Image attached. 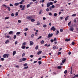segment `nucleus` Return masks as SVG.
Instances as JSON below:
<instances>
[{
    "label": "nucleus",
    "mask_w": 78,
    "mask_h": 78,
    "mask_svg": "<svg viewBox=\"0 0 78 78\" xmlns=\"http://www.w3.org/2000/svg\"><path fill=\"white\" fill-rule=\"evenodd\" d=\"M3 57L4 58H8L9 57V54H5L3 55Z\"/></svg>",
    "instance_id": "nucleus-1"
},
{
    "label": "nucleus",
    "mask_w": 78,
    "mask_h": 78,
    "mask_svg": "<svg viewBox=\"0 0 78 78\" xmlns=\"http://www.w3.org/2000/svg\"><path fill=\"white\" fill-rule=\"evenodd\" d=\"M53 36V34H49L48 36V38H50V37H52Z\"/></svg>",
    "instance_id": "nucleus-2"
},
{
    "label": "nucleus",
    "mask_w": 78,
    "mask_h": 78,
    "mask_svg": "<svg viewBox=\"0 0 78 78\" xmlns=\"http://www.w3.org/2000/svg\"><path fill=\"white\" fill-rule=\"evenodd\" d=\"M52 30H53V31H56V28L54 26L52 27L51 29V31H52Z\"/></svg>",
    "instance_id": "nucleus-3"
},
{
    "label": "nucleus",
    "mask_w": 78,
    "mask_h": 78,
    "mask_svg": "<svg viewBox=\"0 0 78 78\" xmlns=\"http://www.w3.org/2000/svg\"><path fill=\"white\" fill-rule=\"evenodd\" d=\"M27 19H28V20H31V19H33V17H32V16H27Z\"/></svg>",
    "instance_id": "nucleus-4"
},
{
    "label": "nucleus",
    "mask_w": 78,
    "mask_h": 78,
    "mask_svg": "<svg viewBox=\"0 0 78 78\" xmlns=\"http://www.w3.org/2000/svg\"><path fill=\"white\" fill-rule=\"evenodd\" d=\"M33 44H34V43L32 41H30V46H31V45H33Z\"/></svg>",
    "instance_id": "nucleus-5"
},
{
    "label": "nucleus",
    "mask_w": 78,
    "mask_h": 78,
    "mask_svg": "<svg viewBox=\"0 0 78 78\" xmlns=\"http://www.w3.org/2000/svg\"><path fill=\"white\" fill-rule=\"evenodd\" d=\"M69 29L71 31H73V30H74V28L73 27H71L69 28Z\"/></svg>",
    "instance_id": "nucleus-6"
},
{
    "label": "nucleus",
    "mask_w": 78,
    "mask_h": 78,
    "mask_svg": "<svg viewBox=\"0 0 78 78\" xmlns=\"http://www.w3.org/2000/svg\"><path fill=\"white\" fill-rule=\"evenodd\" d=\"M25 5H23V7L21 9L22 11H23V10H24V9H25Z\"/></svg>",
    "instance_id": "nucleus-7"
},
{
    "label": "nucleus",
    "mask_w": 78,
    "mask_h": 78,
    "mask_svg": "<svg viewBox=\"0 0 78 78\" xmlns=\"http://www.w3.org/2000/svg\"><path fill=\"white\" fill-rule=\"evenodd\" d=\"M47 8H48V7H50V3H48L47 4Z\"/></svg>",
    "instance_id": "nucleus-8"
},
{
    "label": "nucleus",
    "mask_w": 78,
    "mask_h": 78,
    "mask_svg": "<svg viewBox=\"0 0 78 78\" xmlns=\"http://www.w3.org/2000/svg\"><path fill=\"white\" fill-rule=\"evenodd\" d=\"M70 41V38H69L68 39L66 38L65 39V41H67V42H69V41Z\"/></svg>",
    "instance_id": "nucleus-9"
},
{
    "label": "nucleus",
    "mask_w": 78,
    "mask_h": 78,
    "mask_svg": "<svg viewBox=\"0 0 78 78\" xmlns=\"http://www.w3.org/2000/svg\"><path fill=\"white\" fill-rule=\"evenodd\" d=\"M16 51H14L13 52V55L14 56V55H16Z\"/></svg>",
    "instance_id": "nucleus-10"
},
{
    "label": "nucleus",
    "mask_w": 78,
    "mask_h": 78,
    "mask_svg": "<svg viewBox=\"0 0 78 78\" xmlns=\"http://www.w3.org/2000/svg\"><path fill=\"white\" fill-rule=\"evenodd\" d=\"M41 53H42V51H38L37 52V55H40V54H41Z\"/></svg>",
    "instance_id": "nucleus-11"
},
{
    "label": "nucleus",
    "mask_w": 78,
    "mask_h": 78,
    "mask_svg": "<svg viewBox=\"0 0 78 78\" xmlns=\"http://www.w3.org/2000/svg\"><path fill=\"white\" fill-rule=\"evenodd\" d=\"M19 5V3H16L14 4V5L15 6H18V5Z\"/></svg>",
    "instance_id": "nucleus-12"
},
{
    "label": "nucleus",
    "mask_w": 78,
    "mask_h": 78,
    "mask_svg": "<svg viewBox=\"0 0 78 78\" xmlns=\"http://www.w3.org/2000/svg\"><path fill=\"white\" fill-rule=\"evenodd\" d=\"M76 77H78V74H77L76 75H75L73 77H72V78H76Z\"/></svg>",
    "instance_id": "nucleus-13"
},
{
    "label": "nucleus",
    "mask_w": 78,
    "mask_h": 78,
    "mask_svg": "<svg viewBox=\"0 0 78 78\" xmlns=\"http://www.w3.org/2000/svg\"><path fill=\"white\" fill-rule=\"evenodd\" d=\"M68 18H69V16H67L65 19V20L66 21H67V20H68Z\"/></svg>",
    "instance_id": "nucleus-14"
},
{
    "label": "nucleus",
    "mask_w": 78,
    "mask_h": 78,
    "mask_svg": "<svg viewBox=\"0 0 78 78\" xmlns=\"http://www.w3.org/2000/svg\"><path fill=\"white\" fill-rule=\"evenodd\" d=\"M66 59H65L64 60H62V62L63 63H64V62H66Z\"/></svg>",
    "instance_id": "nucleus-15"
},
{
    "label": "nucleus",
    "mask_w": 78,
    "mask_h": 78,
    "mask_svg": "<svg viewBox=\"0 0 78 78\" xmlns=\"http://www.w3.org/2000/svg\"><path fill=\"white\" fill-rule=\"evenodd\" d=\"M62 68V66H58L57 67V68L58 69H61Z\"/></svg>",
    "instance_id": "nucleus-16"
},
{
    "label": "nucleus",
    "mask_w": 78,
    "mask_h": 78,
    "mask_svg": "<svg viewBox=\"0 0 78 78\" xmlns=\"http://www.w3.org/2000/svg\"><path fill=\"white\" fill-rule=\"evenodd\" d=\"M13 33V32L12 31H10L9 33V34H12Z\"/></svg>",
    "instance_id": "nucleus-17"
},
{
    "label": "nucleus",
    "mask_w": 78,
    "mask_h": 78,
    "mask_svg": "<svg viewBox=\"0 0 78 78\" xmlns=\"http://www.w3.org/2000/svg\"><path fill=\"white\" fill-rule=\"evenodd\" d=\"M59 31L57 30L56 33L55 34V35H58V34H59Z\"/></svg>",
    "instance_id": "nucleus-18"
},
{
    "label": "nucleus",
    "mask_w": 78,
    "mask_h": 78,
    "mask_svg": "<svg viewBox=\"0 0 78 78\" xmlns=\"http://www.w3.org/2000/svg\"><path fill=\"white\" fill-rule=\"evenodd\" d=\"M38 47H39V46L37 45L35 48V50H38Z\"/></svg>",
    "instance_id": "nucleus-19"
},
{
    "label": "nucleus",
    "mask_w": 78,
    "mask_h": 78,
    "mask_svg": "<svg viewBox=\"0 0 78 78\" xmlns=\"http://www.w3.org/2000/svg\"><path fill=\"white\" fill-rule=\"evenodd\" d=\"M28 30L27 28H26L23 30V31H28Z\"/></svg>",
    "instance_id": "nucleus-20"
},
{
    "label": "nucleus",
    "mask_w": 78,
    "mask_h": 78,
    "mask_svg": "<svg viewBox=\"0 0 78 78\" xmlns=\"http://www.w3.org/2000/svg\"><path fill=\"white\" fill-rule=\"evenodd\" d=\"M8 43H9V40H7L5 42V43L7 44Z\"/></svg>",
    "instance_id": "nucleus-21"
},
{
    "label": "nucleus",
    "mask_w": 78,
    "mask_h": 78,
    "mask_svg": "<svg viewBox=\"0 0 78 78\" xmlns=\"http://www.w3.org/2000/svg\"><path fill=\"white\" fill-rule=\"evenodd\" d=\"M49 3H50V5H53V3L52 2H50Z\"/></svg>",
    "instance_id": "nucleus-22"
},
{
    "label": "nucleus",
    "mask_w": 78,
    "mask_h": 78,
    "mask_svg": "<svg viewBox=\"0 0 78 78\" xmlns=\"http://www.w3.org/2000/svg\"><path fill=\"white\" fill-rule=\"evenodd\" d=\"M7 8H8L9 11H11V8H10V7H7Z\"/></svg>",
    "instance_id": "nucleus-23"
},
{
    "label": "nucleus",
    "mask_w": 78,
    "mask_h": 78,
    "mask_svg": "<svg viewBox=\"0 0 78 78\" xmlns=\"http://www.w3.org/2000/svg\"><path fill=\"white\" fill-rule=\"evenodd\" d=\"M9 17H6L5 18V20H6V19H9Z\"/></svg>",
    "instance_id": "nucleus-24"
},
{
    "label": "nucleus",
    "mask_w": 78,
    "mask_h": 78,
    "mask_svg": "<svg viewBox=\"0 0 78 78\" xmlns=\"http://www.w3.org/2000/svg\"><path fill=\"white\" fill-rule=\"evenodd\" d=\"M44 43V40H42L41 41V44H43Z\"/></svg>",
    "instance_id": "nucleus-25"
},
{
    "label": "nucleus",
    "mask_w": 78,
    "mask_h": 78,
    "mask_svg": "<svg viewBox=\"0 0 78 78\" xmlns=\"http://www.w3.org/2000/svg\"><path fill=\"white\" fill-rule=\"evenodd\" d=\"M71 22H72V21H71L68 23V25L69 26H70V25Z\"/></svg>",
    "instance_id": "nucleus-26"
},
{
    "label": "nucleus",
    "mask_w": 78,
    "mask_h": 78,
    "mask_svg": "<svg viewBox=\"0 0 78 78\" xmlns=\"http://www.w3.org/2000/svg\"><path fill=\"white\" fill-rule=\"evenodd\" d=\"M38 62L39 65H40V64H42V62H41V61H38Z\"/></svg>",
    "instance_id": "nucleus-27"
},
{
    "label": "nucleus",
    "mask_w": 78,
    "mask_h": 78,
    "mask_svg": "<svg viewBox=\"0 0 78 78\" xmlns=\"http://www.w3.org/2000/svg\"><path fill=\"white\" fill-rule=\"evenodd\" d=\"M57 15H58V14H57V13H54V16L55 17H56L57 16Z\"/></svg>",
    "instance_id": "nucleus-28"
},
{
    "label": "nucleus",
    "mask_w": 78,
    "mask_h": 78,
    "mask_svg": "<svg viewBox=\"0 0 78 78\" xmlns=\"http://www.w3.org/2000/svg\"><path fill=\"white\" fill-rule=\"evenodd\" d=\"M23 66H24V67H25V66H28V64H27V63H25L24 64Z\"/></svg>",
    "instance_id": "nucleus-29"
},
{
    "label": "nucleus",
    "mask_w": 78,
    "mask_h": 78,
    "mask_svg": "<svg viewBox=\"0 0 78 78\" xmlns=\"http://www.w3.org/2000/svg\"><path fill=\"white\" fill-rule=\"evenodd\" d=\"M22 48L23 49H25V46H23L21 48Z\"/></svg>",
    "instance_id": "nucleus-30"
},
{
    "label": "nucleus",
    "mask_w": 78,
    "mask_h": 78,
    "mask_svg": "<svg viewBox=\"0 0 78 78\" xmlns=\"http://www.w3.org/2000/svg\"><path fill=\"white\" fill-rule=\"evenodd\" d=\"M67 73V70H66L64 72V73L65 74H66V73Z\"/></svg>",
    "instance_id": "nucleus-31"
},
{
    "label": "nucleus",
    "mask_w": 78,
    "mask_h": 78,
    "mask_svg": "<svg viewBox=\"0 0 78 78\" xmlns=\"http://www.w3.org/2000/svg\"><path fill=\"white\" fill-rule=\"evenodd\" d=\"M28 66H26L24 68V69H28Z\"/></svg>",
    "instance_id": "nucleus-32"
},
{
    "label": "nucleus",
    "mask_w": 78,
    "mask_h": 78,
    "mask_svg": "<svg viewBox=\"0 0 78 78\" xmlns=\"http://www.w3.org/2000/svg\"><path fill=\"white\" fill-rule=\"evenodd\" d=\"M16 35H14V37H13V39H16Z\"/></svg>",
    "instance_id": "nucleus-33"
},
{
    "label": "nucleus",
    "mask_w": 78,
    "mask_h": 78,
    "mask_svg": "<svg viewBox=\"0 0 78 78\" xmlns=\"http://www.w3.org/2000/svg\"><path fill=\"white\" fill-rule=\"evenodd\" d=\"M57 41V39H56V38L55 37L54 39V41L55 42V41Z\"/></svg>",
    "instance_id": "nucleus-34"
},
{
    "label": "nucleus",
    "mask_w": 78,
    "mask_h": 78,
    "mask_svg": "<svg viewBox=\"0 0 78 78\" xmlns=\"http://www.w3.org/2000/svg\"><path fill=\"white\" fill-rule=\"evenodd\" d=\"M18 14H19V13H18V12H16L15 13V15L16 16H17Z\"/></svg>",
    "instance_id": "nucleus-35"
},
{
    "label": "nucleus",
    "mask_w": 78,
    "mask_h": 78,
    "mask_svg": "<svg viewBox=\"0 0 78 78\" xmlns=\"http://www.w3.org/2000/svg\"><path fill=\"white\" fill-rule=\"evenodd\" d=\"M35 21V20L31 19V22H34Z\"/></svg>",
    "instance_id": "nucleus-36"
},
{
    "label": "nucleus",
    "mask_w": 78,
    "mask_h": 78,
    "mask_svg": "<svg viewBox=\"0 0 78 78\" xmlns=\"http://www.w3.org/2000/svg\"><path fill=\"white\" fill-rule=\"evenodd\" d=\"M1 61H5V59L3 58H1Z\"/></svg>",
    "instance_id": "nucleus-37"
},
{
    "label": "nucleus",
    "mask_w": 78,
    "mask_h": 78,
    "mask_svg": "<svg viewBox=\"0 0 78 78\" xmlns=\"http://www.w3.org/2000/svg\"><path fill=\"white\" fill-rule=\"evenodd\" d=\"M30 6V4H28L27 5V8H29Z\"/></svg>",
    "instance_id": "nucleus-38"
},
{
    "label": "nucleus",
    "mask_w": 78,
    "mask_h": 78,
    "mask_svg": "<svg viewBox=\"0 0 78 78\" xmlns=\"http://www.w3.org/2000/svg\"><path fill=\"white\" fill-rule=\"evenodd\" d=\"M22 59H20V60H19V62H22Z\"/></svg>",
    "instance_id": "nucleus-39"
},
{
    "label": "nucleus",
    "mask_w": 78,
    "mask_h": 78,
    "mask_svg": "<svg viewBox=\"0 0 78 78\" xmlns=\"http://www.w3.org/2000/svg\"><path fill=\"white\" fill-rule=\"evenodd\" d=\"M26 42H25L23 43V45H26Z\"/></svg>",
    "instance_id": "nucleus-40"
},
{
    "label": "nucleus",
    "mask_w": 78,
    "mask_h": 78,
    "mask_svg": "<svg viewBox=\"0 0 78 78\" xmlns=\"http://www.w3.org/2000/svg\"><path fill=\"white\" fill-rule=\"evenodd\" d=\"M11 16H12V17H14V13H12Z\"/></svg>",
    "instance_id": "nucleus-41"
},
{
    "label": "nucleus",
    "mask_w": 78,
    "mask_h": 78,
    "mask_svg": "<svg viewBox=\"0 0 78 78\" xmlns=\"http://www.w3.org/2000/svg\"><path fill=\"white\" fill-rule=\"evenodd\" d=\"M43 27L44 28H46L47 27V25L44 24L43 25Z\"/></svg>",
    "instance_id": "nucleus-42"
},
{
    "label": "nucleus",
    "mask_w": 78,
    "mask_h": 78,
    "mask_svg": "<svg viewBox=\"0 0 78 78\" xmlns=\"http://www.w3.org/2000/svg\"><path fill=\"white\" fill-rule=\"evenodd\" d=\"M41 38H42V36H40L37 38V39L38 40V39H41Z\"/></svg>",
    "instance_id": "nucleus-43"
},
{
    "label": "nucleus",
    "mask_w": 78,
    "mask_h": 78,
    "mask_svg": "<svg viewBox=\"0 0 78 78\" xmlns=\"http://www.w3.org/2000/svg\"><path fill=\"white\" fill-rule=\"evenodd\" d=\"M46 11L47 12H48L49 11V9L48 8H47L46 9Z\"/></svg>",
    "instance_id": "nucleus-44"
},
{
    "label": "nucleus",
    "mask_w": 78,
    "mask_h": 78,
    "mask_svg": "<svg viewBox=\"0 0 78 78\" xmlns=\"http://www.w3.org/2000/svg\"><path fill=\"white\" fill-rule=\"evenodd\" d=\"M23 61H25L26 60V58H23L22 60Z\"/></svg>",
    "instance_id": "nucleus-45"
},
{
    "label": "nucleus",
    "mask_w": 78,
    "mask_h": 78,
    "mask_svg": "<svg viewBox=\"0 0 78 78\" xmlns=\"http://www.w3.org/2000/svg\"><path fill=\"white\" fill-rule=\"evenodd\" d=\"M20 34V32H18L16 33V34Z\"/></svg>",
    "instance_id": "nucleus-46"
},
{
    "label": "nucleus",
    "mask_w": 78,
    "mask_h": 78,
    "mask_svg": "<svg viewBox=\"0 0 78 78\" xmlns=\"http://www.w3.org/2000/svg\"><path fill=\"white\" fill-rule=\"evenodd\" d=\"M52 8H55V5H53L51 7Z\"/></svg>",
    "instance_id": "nucleus-47"
},
{
    "label": "nucleus",
    "mask_w": 78,
    "mask_h": 78,
    "mask_svg": "<svg viewBox=\"0 0 78 78\" xmlns=\"http://www.w3.org/2000/svg\"><path fill=\"white\" fill-rule=\"evenodd\" d=\"M54 41V40H53V39H51V43L53 42Z\"/></svg>",
    "instance_id": "nucleus-48"
},
{
    "label": "nucleus",
    "mask_w": 78,
    "mask_h": 78,
    "mask_svg": "<svg viewBox=\"0 0 78 78\" xmlns=\"http://www.w3.org/2000/svg\"><path fill=\"white\" fill-rule=\"evenodd\" d=\"M60 32H63V29H60Z\"/></svg>",
    "instance_id": "nucleus-49"
},
{
    "label": "nucleus",
    "mask_w": 78,
    "mask_h": 78,
    "mask_svg": "<svg viewBox=\"0 0 78 78\" xmlns=\"http://www.w3.org/2000/svg\"><path fill=\"white\" fill-rule=\"evenodd\" d=\"M49 16H52V13H51V12H49Z\"/></svg>",
    "instance_id": "nucleus-50"
},
{
    "label": "nucleus",
    "mask_w": 78,
    "mask_h": 78,
    "mask_svg": "<svg viewBox=\"0 0 78 78\" xmlns=\"http://www.w3.org/2000/svg\"><path fill=\"white\" fill-rule=\"evenodd\" d=\"M22 6H23V5H20V8H22Z\"/></svg>",
    "instance_id": "nucleus-51"
},
{
    "label": "nucleus",
    "mask_w": 78,
    "mask_h": 78,
    "mask_svg": "<svg viewBox=\"0 0 78 78\" xmlns=\"http://www.w3.org/2000/svg\"><path fill=\"white\" fill-rule=\"evenodd\" d=\"M18 23H21V20H18Z\"/></svg>",
    "instance_id": "nucleus-52"
},
{
    "label": "nucleus",
    "mask_w": 78,
    "mask_h": 78,
    "mask_svg": "<svg viewBox=\"0 0 78 78\" xmlns=\"http://www.w3.org/2000/svg\"><path fill=\"white\" fill-rule=\"evenodd\" d=\"M70 73H71V74H72V68H71Z\"/></svg>",
    "instance_id": "nucleus-53"
},
{
    "label": "nucleus",
    "mask_w": 78,
    "mask_h": 78,
    "mask_svg": "<svg viewBox=\"0 0 78 78\" xmlns=\"http://www.w3.org/2000/svg\"><path fill=\"white\" fill-rule=\"evenodd\" d=\"M18 44V42H17V41H15V45H16V44Z\"/></svg>",
    "instance_id": "nucleus-54"
},
{
    "label": "nucleus",
    "mask_w": 78,
    "mask_h": 78,
    "mask_svg": "<svg viewBox=\"0 0 78 78\" xmlns=\"http://www.w3.org/2000/svg\"><path fill=\"white\" fill-rule=\"evenodd\" d=\"M34 36V34H32L31 35V37H33Z\"/></svg>",
    "instance_id": "nucleus-55"
},
{
    "label": "nucleus",
    "mask_w": 78,
    "mask_h": 78,
    "mask_svg": "<svg viewBox=\"0 0 78 78\" xmlns=\"http://www.w3.org/2000/svg\"><path fill=\"white\" fill-rule=\"evenodd\" d=\"M2 6H4L5 7V8L7 7V6H6V5H2Z\"/></svg>",
    "instance_id": "nucleus-56"
},
{
    "label": "nucleus",
    "mask_w": 78,
    "mask_h": 78,
    "mask_svg": "<svg viewBox=\"0 0 78 78\" xmlns=\"http://www.w3.org/2000/svg\"><path fill=\"white\" fill-rule=\"evenodd\" d=\"M61 52H59L58 53V55H61Z\"/></svg>",
    "instance_id": "nucleus-57"
},
{
    "label": "nucleus",
    "mask_w": 78,
    "mask_h": 78,
    "mask_svg": "<svg viewBox=\"0 0 78 78\" xmlns=\"http://www.w3.org/2000/svg\"><path fill=\"white\" fill-rule=\"evenodd\" d=\"M9 6H13V5L12 4H10L9 5Z\"/></svg>",
    "instance_id": "nucleus-58"
},
{
    "label": "nucleus",
    "mask_w": 78,
    "mask_h": 78,
    "mask_svg": "<svg viewBox=\"0 0 78 78\" xmlns=\"http://www.w3.org/2000/svg\"><path fill=\"white\" fill-rule=\"evenodd\" d=\"M72 45H74L75 44V42H72Z\"/></svg>",
    "instance_id": "nucleus-59"
},
{
    "label": "nucleus",
    "mask_w": 78,
    "mask_h": 78,
    "mask_svg": "<svg viewBox=\"0 0 78 78\" xmlns=\"http://www.w3.org/2000/svg\"><path fill=\"white\" fill-rule=\"evenodd\" d=\"M34 56H33V55H30V58H33Z\"/></svg>",
    "instance_id": "nucleus-60"
},
{
    "label": "nucleus",
    "mask_w": 78,
    "mask_h": 78,
    "mask_svg": "<svg viewBox=\"0 0 78 78\" xmlns=\"http://www.w3.org/2000/svg\"><path fill=\"white\" fill-rule=\"evenodd\" d=\"M72 16H73V17H74V16H76V14H73V15H72Z\"/></svg>",
    "instance_id": "nucleus-61"
},
{
    "label": "nucleus",
    "mask_w": 78,
    "mask_h": 78,
    "mask_svg": "<svg viewBox=\"0 0 78 78\" xmlns=\"http://www.w3.org/2000/svg\"><path fill=\"white\" fill-rule=\"evenodd\" d=\"M51 8H51V7H50V8H49V9H50V10L51 11V10H52V9H51Z\"/></svg>",
    "instance_id": "nucleus-62"
},
{
    "label": "nucleus",
    "mask_w": 78,
    "mask_h": 78,
    "mask_svg": "<svg viewBox=\"0 0 78 78\" xmlns=\"http://www.w3.org/2000/svg\"><path fill=\"white\" fill-rule=\"evenodd\" d=\"M21 2L23 3V2H25V0H22Z\"/></svg>",
    "instance_id": "nucleus-63"
},
{
    "label": "nucleus",
    "mask_w": 78,
    "mask_h": 78,
    "mask_svg": "<svg viewBox=\"0 0 78 78\" xmlns=\"http://www.w3.org/2000/svg\"><path fill=\"white\" fill-rule=\"evenodd\" d=\"M57 2L56 1H55L54 2V3H56Z\"/></svg>",
    "instance_id": "nucleus-64"
}]
</instances>
